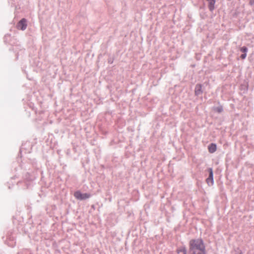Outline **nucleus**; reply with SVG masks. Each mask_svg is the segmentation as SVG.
Instances as JSON below:
<instances>
[{
	"label": "nucleus",
	"mask_w": 254,
	"mask_h": 254,
	"mask_svg": "<svg viewBox=\"0 0 254 254\" xmlns=\"http://www.w3.org/2000/svg\"><path fill=\"white\" fill-rule=\"evenodd\" d=\"M74 196L78 200H84L89 198L90 194L88 193H82L80 191L77 190L74 192Z\"/></svg>",
	"instance_id": "nucleus-2"
},
{
	"label": "nucleus",
	"mask_w": 254,
	"mask_h": 254,
	"mask_svg": "<svg viewBox=\"0 0 254 254\" xmlns=\"http://www.w3.org/2000/svg\"><path fill=\"white\" fill-rule=\"evenodd\" d=\"M249 3L251 5H254V0H250Z\"/></svg>",
	"instance_id": "nucleus-11"
},
{
	"label": "nucleus",
	"mask_w": 254,
	"mask_h": 254,
	"mask_svg": "<svg viewBox=\"0 0 254 254\" xmlns=\"http://www.w3.org/2000/svg\"><path fill=\"white\" fill-rule=\"evenodd\" d=\"M240 51L243 53H246L248 51V48L246 47H243L241 48Z\"/></svg>",
	"instance_id": "nucleus-9"
},
{
	"label": "nucleus",
	"mask_w": 254,
	"mask_h": 254,
	"mask_svg": "<svg viewBox=\"0 0 254 254\" xmlns=\"http://www.w3.org/2000/svg\"><path fill=\"white\" fill-rule=\"evenodd\" d=\"M177 253H183L184 254H187V250L185 247L180 248L177 250Z\"/></svg>",
	"instance_id": "nucleus-8"
},
{
	"label": "nucleus",
	"mask_w": 254,
	"mask_h": 254,
	"mask_svg": "<svg viewBox=\"0 0 254 254\" xmlns=\"http://www.w3.org/2000/svg\"><path fill=\"white\" fill-rule=\"evenodd\" d=\"M221 110H222V109H219L218 110V111H219V112H221Z\"/></svg>",
	"instance_id": "nucleus-12"
},
{
	"label": "nucleus",
	"mask_w": 254,
	"mask_h": 254,
	"mask_svg": "<svg viewBox=\"0 0 254 254\" xmlns=\"http://www.w3.org/2000/svg\"><path fill=\"white\" fill-rule=\"evenodd\" d=\"M207 1H209L210 0H206Z\"/></svg>",
	"instance_id": "nucleus-13"
},
{
	"label": "nucleus",
	"mask_w": 254,
	"mask_h": 254,
	"mask_svg": "<svg viewBox=\"0 0 254 254\" xmlns=\"http://www.w3.org/2000/svg\"><path fill=\"white\" fill-rule=\"evenodd\" d=\"M208 151L210 153H213L216 151L217 146L215 143H211L208 147Z\"/></svg>",
	"instance_id": "nucleus-5"
},
{
	"label": "nucleus",
	"mask_w": 254,
	"mask_h": 254,
	"mask_svg": "<svg viewBox=\"0 0 254 254\" xmlns=\"http://www.w3.org/2000/svg\"><path fill=\"white\" fill-rule=\"evenodd\" d=\"M247 57V54L244 53L243 54L241 55V58L243 60L245 59Z\"/></svg>",
	"instance_id": "nucleus-10"
},
{
	"label": "nucleus",
	"mask_w": 254,
	"mask_h": 254,
	"mask_svg": "<svg viewBox=\"0 0 254 254\" xmlns=\"http://www.w3.org/2000/svg\"><path fill=\"white\" fill-rule=\"evenodd\" d=\"M202 85L201 84H197L195 87V94L198 95L202 93Z\"/></svg>",
	"instance_id": "nucleus-6"
},
{
	"label": "nucleus",
	"mask_w": 254,
	"mask_h": 254,
	"mask_svg": "<svg viewBox=\"0 0 254 254\" xmlns=\"http://www.w3.org/2000/svg\"><path fill=\"white\" fill-rule=\"evenodd\" d=\"M190 254H206V248L202 239H191L189 242Z\"/></svg>",
	"instance_id": "nucleus-1"
},
{
	"label": "nucleus",
	"mask_w": 254,
	"mask_h": 254,
	"mask_svg": "<svg viewBox=\"0 0 254 254\" xmlns=\"http://www.w3.org/2000/svg\"><path fill=\"white\" fill-rule=\"evenodd\" d=\"M208 2V8L211 11H212L214 9V5L215 3V0H210L207 1Z\"/></svg>",
	"instance_id": "nucleus-7"
},
{
	"label": "nucleus",
	"mask_w": 254,
	"mask_h": 254,
	"mask_svg": "<svg viewBox=\"0 0 254 254\" xmlns=\"http://www.w3.org/2000/svg\"><path fill=\"white\" fill-rule=\"evenodd\" d=\"M209 172V177L206 179V183L209 185H212L213 184V173L212 168H209L208 170Z\"/></svg>",
	"instance_id": "nucleus-4"
},
{
	"label": "nucleus",
	"mask_w": 254,
	"mask_h": 254,
	"mask_svg": "<svg viewBox=\"0 0 254 254\" xmlns=\"http://www.w3.org/2000/svg\"><path fill=\"white\" fill-rule=\"evenodd\" d=\"M26 20L25 18L22 19L17 24V27L18 29L24 30L26 28Z\"/></svg>",
	"instance_id": "nucleus-3"
}]
</instances>
